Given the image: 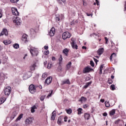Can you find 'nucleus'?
Masks as SVG:
<instances>
[{
  "label": "nucleus",
  "instance_id": "53",
  "mask_svg": "<svg viewBox=\"0 0 126 126\" xmlns=\"http://www.w3.org/2000/svg\"><path fill=\"white\" fill-rule=\"evenodd\" d=\"M52 93H53V91H51V93H50L47 96V98H49V97H50L51 95H52Z\"/></svg>",
  "mask_w": 126,
  "mask_h": 126
},
{
  "label": "nucleus",
  "instance_id": "4",
  "mask_svg": "<svg viewBox=\"0 0 126 126\" xmlns=\"http://www.w3.org/2000/svg\"><path fill=\"white\" fill-rule=\"evenodd\" d=\"M70 33L68 32H65L63 33L62 38L63 40H66L68 38H70Z\"/></svg>",
  "mask_w": 126,
  "mask_h": 126
},
{
  "label": "nucleus",
  "instance_id": "3",
  "mask_svg": "<svg viewBox=\"0 0 126 126\" xmlns=\"http://www.w3.org/2000/svg\"><path fill=\"white\" fill-rule=\"evenodd\" d=\"M29 90L32 94H35V93L37 91L36 90V88H35V86H33V85H31L29 87Z\"/></svg>",
  "mask_w": 126,
  "mask_h": 126
},
{
  "label": "nucleus",
  "instance_id": "23",
  "mask_svg": "<svg viewBox=\"0 0 126 126\" xmlns=\"http://www.w3.org/2000/svg\"><path fill=\"white\" fill-rule=\"evenodd\" d=\"M63 84H70L69 79H66L63 82Z\"/></svg>",
  "mask_w": 126,
  "mask_h": 126
},
{
  "label": "nucleus",
  "instance_id": "8",
  "mask_svg": "<svg viewBox=\"0 0 126 126\" xmlns=\"http://www.w3.org/2000/svg\"><path fill=\"white\" fill-rule=\"evenodd\" d=\"M55 33H56V29H55V28L53 27L50 30L49 34V35H50L51 37H53V36H54V35H55Z\"/></svg>",
  "mask_w": 126,
  "mask_h": 126
},
{
  "label": "nucleus",
  "instance_id": "52",
  "mask_svg": "<svg viewBox=\"0 0 126 126\" xmlns=\"http://www.w3.org/2000/svg\"><path fill=\"white\" fill-rule=\"evenodd\" d=\"M103 117H107V116H108V114L107 113L105 112L103 114Z\"/></svg>",
  "mask_w": 126,
  "mask_h": 126
},
{
  "label": "nucleus",
  "instance_id": "62",
  "mask_svg": "<svg viewBox=\"0 0 126 126\" xmlns=\"http://www.w3.org/2000/svg\"><path fill=\"white\" fill-rule=\"evenodd\" d=\"M102 69H99V74H102Z\"/></svg>",
  "mask_w": 126,
  "mask_h": 126
},
{
  "label": "nucleus",
  "instance_id": "60",
  "mask_svg": "<svg viewBox=\"0 0 126 126\" xmlns=\"http://www.w3.org/2000/svg\"><path fill=\"white\" fill-rule=\"evenodd\" d=\"M14 118H15V116H14L13 115H12L11 116L10 119H11V120H13V119H14Z\"/></svg>",
  "mask_w": 126,
  "mask_h": 126
},
{
  "label": "nucleus",
  "instance_id": "12",
  "mask_svg": "<svg viewBox=\"0 0 126 126\" xmlns=\"http://www.w3.org/2000/svg\"><path fill=\"white\" fill-rule=\"evenodd\" d=\"M3 35H5V36H7V35H8L7 30L5 29H3L2 32L0 33V36H3Z\"/></svg>",
  "mask_w": 126,
  "mask_h": 126
},
{
  "label": "nucleus",
  "instance_id": "54",
  "mask_svg": "<svg viewBox=\"0 0 126 126\" xmlns=\"http://www.w3.org/2000/svg\"><path fill=\"white\" fill-rule=\"evenodd\" d=\"M67 117H65L64 118V122H67Z\"/></svg>",
  "mask_w": 126,
  "mask_h": 126
},
{
  "label": "nucleus",
  "instance_id": "49",
  "mask_svg": "<svg viewBox=\"0 0 126 126\" xmlns=\"http://www.w3.org/2000/svg\"><path fill=\"white\" fill-rule=\"evenodd\" d=\"M103 68H104V64H102V65H100L99 69L103 70Z\"/></svg>",
  "mask_w": 126,
  "mask_h": 126
},
{
  "label": "nucleus",
  "instance_id": "63",
  "mask_svg": "<svg viewBox=\"0 0 126 126\" xmlns=\"http://www.w3.org/2000/svg\"><path fill=\"white\" fill-rule=\"evenodd\" d=\"M52 61H56V57H52Z\"/></svg>",
  "mask_w": 126,
  "mask_h": 126
},
{
  "label": "nucleus",
  "instance_id": "39",
  "mask_svg": "<svg viewBox=\"0 0 126 126\" xmlns=\"http://www.w3.org/2000/svg\"><path fill=\"white\" fill-rule=\"evenodd\" d=\"M56 20L57 22L60 21V16L59 15H56Z\"/></svg>",
  "mask_w": 126,
  "mask_h": 126
},
{
  "label": "nucleus",
  "instance_id": "61",
  "mask_svg": "<svg viewBox=\"0 0 126 126\" xmlns=\"http://www.w3.org/2000/svg\"><path fill=\"white\" fill-rule=\"evenodd\" d=\"M86 14L87 15V16H92V14H89L88 13H86Z\"/></svg>",
  "mask_w": 126,
  "mask_h": 126
},
{
  "label": "nucleus",
  "instance_id": "55",
  "mask_svg": "<svg viewBox=\"0 0 126 126\" xmlns=\"http://www.w3.org/2000/svg\"><path fill=\"white\" fill-rule=\"evenodd\" d=\"M104 39H105V40L106 41L105 44H107V43H108V38H107V37H105Z\"/></svg>",
  "mask_w": 126,
  "mask_h": 126
},
{
  "label": "nucleus",
  "instance_id": "2",
  "mask_svg": "<svg viewBox=\"0 0 126 126\" xmlns=\"http://www.w3.org/2000/svg\"><path fill=\"white\" fill-rule=\"evenodd\" d=\"M3 91L5 95L8 96V95H9V94H10V93H11V87H7L4 88Z\"/></svg>",
  "mask_w": 126,
  "mask_h": 126
},
{
  "label": "nucleus",
  "instance_id": "17",
  "mask_svg": "<svg viewBox=\"0 0 126 126\" xmlns=\"http://www.w3.org/2000/svg\"><path fill=\"white\" fill-rule=\"evenodd\" d=\"M56 116H57L56 112V111L54 110L52 112V115L51 116V120H52V121H55V119L56 118Z\"/></svg>",
  "mask_w": 126,
  "mask_h": 126
},
{
  "label": "nucleus",
  "instance_id": "20",
  "mask_svg": "<svg viewBox=\"0 0 126 126\" xmlns=\"http://www.w3.org/2000/svg\"><path fill=\"white\" fill-rule=\"evenodd\" d=\"M35 67H36V64L33 63L32 65H31L30 67V69L32 71L33 70H35Z\"/></svg>",
  "mask_w": 126,
  "mask_h": 126
},
{
  "label": "nucleus",
  "instance_id": "64",
  "mask_svg": "<svg viewBox=\"0 0 126 126\" xmlns=\"http://www.w3.org/2000/svg\"><path fill=\"white\" fill-rule=\"evenodd\" d=\"M91 83H92V82H89L87 83V84L89 86L91 84Z\"/></svg>",
  "mask_w": 126,
  "mask_h": 126
},
{
  "label": "nucleus",
  "instance_id": "22",
  "mask_svg": "<svg viewBox=\"0 0 126 126\" xmlns=\"http://www.w3.org/2000/svg\"><path fill=\"white\" fill-rule=\"evenodd\" d=\"M116 57H117V55L116 54V53H113L110 57V60L111 62H112V60H113V59H115Z\"/></svg>",
  "mask_w": 126,
  "mask_h": 126
},
{
  "label": "nucleus",
  "instance_id": "56",
  "mask_svg": "<svg viewBox=\"0 0 126 126\" xmlns=\"http://www.w3.org/2000/svg\"><path fill=\"white\" fill-rule=\"evenodd\" d=\"M44 48L45 50H48V49H49V46H45L44 47Z\"/></svg>",
  "mask_w": 126,
  "mask_h": 126
},
{
  "label": "nucleus",
  "instance_id": "14",
  "mask_svg": "<svg viewBox=\"0 0 126 126\" xmlns=\"http://www.w3.org/2000/svg\"><path fill=\"white\" fill-rule=\"evenodd\" d=\"M27 35L25 33L23 34L22 37V40L25 42H27Z\"/></svg>",
  "mask_w": 126,
  "mask_h": 126
},
{
  "label": "nucleus",
  "instance_id": "37",
  "mask_svg": "<svg viewBox=\"0 0 126 126\" xmlns=\"http://www.w3.org/2000/svg\"><path fill=\"white\" fill-rule=\"evenodd\" d=\"M46 77H47V73H44L42 75V78H44V79H45V78H46Z\"/></svg>",
  "mask_w": 126,
  "mask_h": 126
},
{
  "label": "nucleus",
  "instance_id": "21",
  "mask_svg": "<svg viewBox=\"0 0 126 126\" xmlns=\"http://www.w3.org/2000/svg\"><path fill=\"white\" fill-rule=\"evenodd\" d=\"M84 118L85 120H89V119L90 118V114L87 113H85Z\"/></svg>",
  "mask_w": 126,
  "mask_h": 126
},
{
  "label": "nucleus",
  "instance_id": "43",
  "mask_svg": "<svg viewBox=\"0 0 126 126\" xmlns=\"http://www.w3.org/2000/svg\"><path fill=\"white\" fill-rule=\"evenodd\" d=\"M88 107H89V105L88 104H85L83 106L84 109H86V108H88Z\"/></svg>",
  "mask_w": 126,
  "mask_h": 126
},
{
  "label": "nucleus",
  "instance_id": "59",
  "mask_svg": "<svg viewBox=\"0 0 126 126\" xmlns=\"http://www.w3.org/2000/svg\"><path fill=\"white\" fill-rule=\"evenodd\" d=\"M88 86H89L87 84H86V85L84 86V88H85L86 89V88H88Z\"/></svg>",
  "mask_w": 126,
  "mask_h": 126
},
{
  "label": "nucleus",
  "instance_id": "45",
  "mask_svg": "<svg viewBox=\"0 0 126 126\" xmlns=\"http://www.w3.org/2000/svg\"><path fill=\"white\" fill-rule=\"evenodd\" d=\"M12 116H14L15 117H16V116H17V113L16 112V111H14L13 112Z\"/></svg>",
  "mask_w": 126,
  "mask_h": 126
},
{
  "label": "nucleus",
  "instance_id": "5",
  "mask_svg": "<svg viewBox=\"0 0 126 126\" xmlns=\"http://www.w3.org/2000/svg\"><path fill=\"white\" fill-rule=\"evenodd\" d=\"M33 121H34V118H27L25 121V124L27 126L31 125V124H32V123H33Z\"/></svg>",
  "mask_w": 126,
  "mask_h": 126
},
{
  "label": "nucleus",
  "instance_id": "50",
  "mask_svg": "<svg viewBox=\"0 0 126 126\" xmlns=\"http://www.w3.org/2000/svg\"><path fill=\"white\" fill-rule=\"evenodd\" d=\"M51 66H52V64L48 63V68H49V69L51 68Z\"/></svg>",
  "mask_w": 126,
  "mask_h": 126
},
{
  "label": "nucleus",
  "instance_id": "27",
  "mask_svg": "<svg viewBox=\"0 0 126 126\" xmlns=\"http://www.w3.org/2000/svg\"><path fill=\"white\" fill-rule=\"evenodd\" d=\"M68 50L67 49H64L63 50V53L64 54V55H65V56H67V54L68 53Z\"/></svg>",
  "mask_w": 126,
  "mask_h": 126
},
{
  "label": "nucleus",
  "instance_id": "32",
  "mask_svg": "<svg viewBox=\"0 0 126 126\" xmlns=\"http://www.w3.org/2000/svg\"><path fill=\"white\" fill-rule=\"evenodd\" d=\"M13 47L15 49H18V48H19V45L17 43H16V44L13 45Z\"/></svg>",
  "mask_w": 126,
  "mask_h": 126
},
{
  "label": "nucleus",
  "instance_id": "1",
  "mask_svg": "<svg viewBox=\"0 0 126 126\" xmlns=\"http://www.w3.org/2000/svg\"><path fill=\"white\" fill-rule=\"evenodd\" d=\"M30 51L32 57L38 56V54H39L38 49L36 48L31 47L30 49Z\"/></svg>",
  "mask_w": 126,
  "mask_h": 126
},
{
  "label": "nucleus",
  "instance_id": "46",
  "mask_svg": "<svg viewBox=\"0 0 126 126\" xmlns=\"http://www.w3.org/2000/svg\"><path fill=\"white\" fill-rule=\"evenodd\" d=\"M49 53H50V52H49V51H48V50L45 51L44 52L45 55H49Z\"/></svg>",
  "mask_w": 126,
  "mask_h": 126
},
{
  "label": "nucleus",
  "instance_id": "35",
  "mask_svg": "<svg viewBox=\"0 0 126 126\" xmlns=\"http://www.w3.org/2000/svg\"><path fill=\"white\" fill-rule=\"evenodd\" d=\"M57 71H62V66L60 65L57 68Z\"/></svg>",
  "mask_w": 126,
  "mask_h": 126
},
{
  "label": "nucleus",
  "instance_id": "57",
  "mask_svg": "<svg viewBox=\"0 0 126 126\" xmlns=\"http://www.w3.org/2000/svg\"><path fill=\"white\" fill-rule=\"evenodd\" d=\"M126 10V1H125V4L124 5V11Z\"/></svg>",
  "mask_w": 126,
  "mask_h": 126
},
{
  "label": "nucleus",
  "instance_id": "48",
  "mask_svg": "<svg viewBox=\"0 0 126 126\" xmlns=\"http://www.w3.org/2000/svg\"><path fill=\"white\" fill-rule=\"evenodd\" d=\"M2 17V13L1 10H0V18H1Z\"/></svg>",
  "mask_w": 126,
  "mask_h": 126
},
{
  "label": "nucleus",
  "instance_id": "13",
  "mask_svg": "<svg viewBox=\"0 0 126 126\" xmlns=\"http://www.w3.org/2000/svg\"><path fill=\"white\" fill-rule=\"evenodd\" d=\"M62 120H63V117L62 116H60L58 119L57 124L59 126H62V124H63V122L62 121Z\"/></svg>",
  "mask_w": 126,
  "mask_h": 126
},
{
  "label": "nucleus",
  "instance_id": "30",
  "mask_svg": "<svg viewBox=\"0 0 126 126\" xmlns=\"http://www.w3.org/2000/svg\"><path fill=\"white\" fill-rule=\"evenodd\" d=\"M35 109H37V106H33L32 107L31 109V112L32 113H35Z\"/></svg>",
  "mask_w": 126,
  "mask_h": 126
},
{
  "label": "nucleus",
  "instance_id": "25",
  "mask_svg": "<svg viewBox=\"0 0 126 126\" xmlns=\"http://www.w3.org/2000/svg\"><path fill=\"white\" fill-rule=\"evenodd\" d=\"M11 43V41L8 40H4L3 41V43L4 44V45H9V44H10Z\"/></svg>",
  "mask_w": 126,
  "mask_h": 126
},
{
  "label": "nucleus",
  "instance_id": "38",
  "mask_svg": "<svg viewBox=\"0 0 126 126\" xmlns=\"http://www.w3.org/2000/svg\"><path fill=\"white\" fill-rule=\"evenodd\" d=\"M108 84H112V83H113V80H111V79L109 78L108 80Z\"/></svg>",
  "mask_w": 126,
  "mask_h": 126
},
{
  "label": "nucleus",
  "instance_id": "18",
  "mask_svg": "<svg viewBox=\"0 0 126 126\" xmlns=\"http://www.w3.org/2000/svg\"><path fill=\"white\" fill-rule=\"evenodd\" d=\"M5 100H6V98L4 97L0 98V105H1V104H3V103L5 102Z\"/></svg>",
  "mask_w": 126,
  "mask_h": 126
},
{
  "label": "nucleus",
  "instance_id": "44",
  "mask_svg": "<svg viewBox=\"0 0 126 126\" xmlns=\"http://www.w3.org/2000/svg\"><path fill=\"white\" fill-rule=\"evenodd\" d=\"M90 64L92 66L94 67V62H93L92 61H90Z\"/></svg>",
  "mask_w": 126,
  "mask_h": 126
},
{
  "label": "nucleus",
  "instance_id": "34",
  "mask_svg": "<svg viewBox=\"0 0 126 126\" xmlns=\"http://www.w3.org/2000/svg\"><path fill=\"white\" fill-rule=\"evenodd\" d=\"M66 112L67 114H70L71 113H72V110H71V109H66Z\"/></svg>",
  "mask_w": 126,
  "mask_h": 126
},
{
  "label": "nucleus",
  "instance_id": "51",
  "mask_svg": "<svg viewBox=\"0 0 126 126\" xmlns=\"http://www.w3.org/2000/svg\"><path fill=\"white\" fill-rule=\"evenodd\" d=\"M57 1L59 4H63V3L61 1V0H57Z\"/></svg>",
  "mask_w": 126,
  "mask_h": 126
},
{
  "label": "nucleus",
  "instance_id": "6",
  "mask_svg": "<svg viewBox=\"0 0 126 126\" xmlns=\"http://www.w3.org/2000/svg\"><path fill=\"white\" fill-rule=\"evenodd\" d=\"M53 80L52 77H48L45 81V85H49V84H51L52 81Z\"/></svg>",
  "mask_w": 126,
  "mask_h": 126
},
{
  "label": "nucleus",
  "instance_id": "24",
  "mask_svg": "<svg viewBox=\"0 0 126 126\" xmlns=\"http://www.w3.org/2000/svg\"><path fill=\"white\" fill-rule=\"evenodd\" d=\"M23 117V114H20L18 118H17V119L16 120V122H17L18 121H20V120H21V119H22Z\"/></svg>",
  "mask_w": 126,
  "mask_h": 126
},
{
  "label": "nucleus",
  "instance_id": "19",
  "mask_svg": "<svg viewBox=\"0 0 126 126\" xmlns=\"http://www.w3.org/2000/svg\"><path fill=\"white\" fill-rule=\"evenodd\" d=\"M86 101H87V98L84 96H82L79 100V102H86Z\"/></svg>",
  "mask_w": 126,
  "mask_h": 126
},
{
  "label": "nucleus",
  "instance_id": "26",
  "mask_svg": "<svg viewBox=\"0 0 126 126\" xmlns=\"http://www.w3.org/2000/svg\"><path fill=\"white\" fill-rule=\"evenodd\" d=\"M116 114V110L113 109L110 112V116H114Z\"/></svg>",
  "mask_w": 126,
  "mask_h": 126
},
{
  "label": "nucleus",
  "instance_id": "7",
  "mask_svg": "<svg viewBox=\"0 0 126 126\" xmlns=\"http://www.w3.org/2000/svg\"><path fill=\"white\" fill-rule=\"evenodd\" d=\"M13 22L16 25H20L21 24V19L18 17H16L15 19L13 20Z\"/></svg>",
  "mask_w": 126,
  "mask_h": 126
},
{
  "label": "nucleus",
  "instance_id": "29",
  "mask_svg": "<svg viewBox=\"0 0 126 126\" xmlns=\"http://www.w3.org/2000/svg\"><path fill=\"white\" fill-rule=\"evenodd\" d=\"M70 66H71V62H69L66 66V69H69L70 68Z\"/></svg>",
  "mask_w": 126,
  "mask_h": 126
},
{
  "label": "nucleus",
  "instance_id": "9",
  "mask_svg": "<svg viewBox=\"0 0 126 126\" xmlns=\"http://www.w3.org/2000/svg\"><path fill=\"white\" fill-rule=\"evenodd\" d=\"M28 74H29V76H27ZM28 74L26 73L24 75L23 78L24 80L28 79V78H30V77H31V76H32V73H31V72H28Z\"/></svg>",
  "mask_w": 126,
  "mask_h": 126
},
{
  "label": "nucleus",
  "instance_id": "58",
  "mask_svg": "<svg viewBox=\"0 0 126 126\" xmlns=\"http://www.w3.org/2000/svg\"><path fill=\"white\" fill-rule=\"evenodd\" d=\"M70 25H74V21H73L72 22L70 23Z\"/></svg>",
  "mask_w": 126,
  "mask_h": 126
},
{
  "label": "nucleus",
  "instance_id": "42",
  "mask_svg": "<svg viewBox=\"0 0 126 126\" xmlns=\"http://www.w3.org/2000/svg\"><path fill=\"white\" fill-rule=\"evenodd\" d=\"M120 121H121V120L120 119H118L117 120H116L115 122V125H118L119 123H120Z\"/></svg>",
  "mask_w": 126,
  "mask_h": 126
},
{
  "label": "nucleus",
  "instance_id": "16",
  "mask_svg": "<svg viewBox=\"0 0 126 126\" xmlns=\"http://www.w3.org/2000/svg\"><path fill=\"white\" fill-rule=\"evenodd\" d=\"M97 54L99 55V56H101L103 53H104V48H100L97 50Z\"/></svg>",
  "mask_w": 126,
  "mask_h": 126
},
{
  "label": "nucleus",
  "instance_id": "11",
  "mask_svg": "<svg viewBox=\"0 0 126 126\" xmlns=\"http://www.w3.org/2000/svg\"><path fill=\"white\" fill-rule=\"evenodd\" d=\"M72 42H71V46L73 49H76V50H77L78 46L77 45L75 44V43L74 42V40H73V38L71 39Z\"/></svg>",
  "mask_w": 126,
  "mask_h": 126
},
{
  "label": "nucleus",
  "instance_id": "31",
  "mask_svg": "<svg viewBox=\"0 0 126 126\" xmlns=\"http://www.w3.org/2000/svg\"><path fill=\"white\" fill-rule=\"evenodd\" d=\"M77 111H78V115H81L82 112V108H79V109H78Z\"/></svg>",
  "mask_w": 126,
  "mask_h": 126
},
{
  "label": "nucleus",
  "instance_id": "47",
  "mask_svg": "<svg viewBox=\"0 0 126 126\" xmlns=\"http://www.w3.org/2000/svg\"><path fill=\"white\" fill-rule=\"evenodd\" d=\"M61 1L64 3V4H66V0H61Z\"/></svg>",
  "mask_w": 126,
  "mask_h": 126
},
{
  "label": "nucleus",
  "instance_id": "41",
  "mask_svg": "<svg viewBox=\"0 0 126 126\" xmlns=\"http://www.w3.org/2000/svg\"><path fill=\"white\" fill-rule=\"evenodd\" d=\"M45 97H46V95H42L40 97V100L44 101Z\"/></svg>",
  "mask_w": 126,
  "mask_h": 126
},
{
  "label": "nucleus",
  "instance_id": "28",
  "mask_svg": "<svg viewBox=\"0 0 126 126\" xmlns=\"http://www.w3.org/2000/svg\"><path fill=\"white\" fill-rule=\"evenodd\" d=\"M59 64L61 65L62 64V63H63V56L60 55V57L59 59Z\"/></svg>",
  "mask_w": 126,
  "mask_h": 126
},
{
  "label": "nucleus",
  "instance_id": "15",
  "mask_svg": "<svg viewBox=\"0 0 126 126\" xmlns=\"http://www.w3.org/2000/svg\"><path fill=\"white\" fill-rule=\"evenodd\" d=\"M91 70V68L89 66H87L85 67L84 70H83V73H86L87 72H89Z\"/></svg>",
  "mask_w": 126,
  "mask_h": 126
},
{
  "label": "nucleus",
  "instance_id": "36",
  "mask_svg": "<svg viewBox=\"0 0 126 126\" xmlns=\"http://www.w3.org/2000/svg\"><path fill=\"white\" fill-rule=\"evenodd\" d=\"M110 89H111V90H115V89H116V88H115V85H111L110 86Z\"/></svg>",
  "mask_w": 126,
  "mask_h": 126
},
{
  "label": "nucleus",
  "instance_id": "40",
  "mask_svg": "<svg viewBox=\"0 0 126 126\" xmlns=\"http://www.w3.org/2000/svg\"><path fill=\"white\" fill-rule=\"evenodd\" d=\"M19 0H10L11 2L13 3H16V2H18Z\"/></svg>",
  "mask_w": 126,
  "mask_h": 126
},
{
  "label": "nucleus",
  "instance_id": "10",
  "mask_svg": "<svg viewBox=\"0 0 126 126\" xmlns=\"http://www.w3.org/2000/svg\"><path fill=\"white\" fill-rule=\"evenodd\" d=\"M12 12L13 15H19V12H18V11H17V9L14 7L12 8Z\"/></svg>",
  "mask_w": 126,
  "mask_h": 126
},
{
  "label": "nucleus",
  "instance_id": "33",
  "mask_svg": "<svg viewBox=\"0 0 126 126\" xmlns=\"http://www.w3.org/2000/svg\"><path fill=\"white\" fill-rule=\"evenodd\" d=\"M105 107H107V108L110 107V102L109 101H105Z\"/></svg>",
  "mask_w": 126,
  "mask_h": 126
}]
</instances>
